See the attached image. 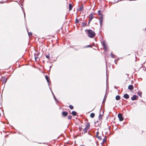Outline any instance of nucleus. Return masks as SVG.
<instances>
[{
	"label": "nucleus",
	"instance_id": "15",
	"mask_svg": "<svg viewBox=\"0 0 146 146\" xmlns=\"http://www.w3.org/2000/svg\"><path fill=\"white\" fill-rule=\"evenodd\" d=\"M103 19L102 18H101L100 19V22L101 26H102V22Z\"/></svg>",
	"mask_w": 146,
	"mask_h": 146
},
{
	"label": "nucleus",
	"instance_id": "33",
	"mask_svg": "<svg viewBox=\"0 0 146 146\" xmlns=\"http://www.w3.org/2000/svg\"><path fill=\"white\" fill-rule=\"evenodd\" d=\"M53 96H54V99L55 100H56V99L55 98V97L54 96V94H53Z\"/></svg>",
	"mask_w": 146,
	"mask_h": 146
},
{
	"label": "nucleus",
	"instance_id": "14",
	"mask_svg": "<svg viewBox=\"0 0 146 146\" xmlns=\"http://www.w3.org/2000/svg\"><path fill=\"white\" fill-rule=\"evenodd\" d=\"M76 112L75 111H73L72 113V114L74 116L76 115Z\"/></svg>",
	"mask_w": 146,
	"mask_h": 146
},
{
	"label": "nucleus",
	"instance_id": "19",
	"mask_svg": "<svg viewBox=\"0 0 146 146\" xmlns=\"http://www.w3.org/2000/svg\"><path fill=\"white\" fill-rule=\"evenodd\" d=\"M106 97H107V96H106V95H105L104 96V99L103 100V102H105L106 101Z\"/></svg>",
	"mask_w": 146,
	"mask_h": 146
},
{
	"label": "nucleus",
	"instance_id": "2",
	"mask_svg": "<svg viewBox=\"0 0 146 146\" xmlns=\"http://www.w3.org/2000/svg\"><path fill=\"white\" fill-rule=\"evenodd\" d=\"M90 124L89 123H87L86 128L83 130V132H82V134H84L86 133L90 127Z\"/></svg>",
	"mask_w": 146,
	"mask_h": 146
},
{
	"label": "nucleus",
	"instance_id": "6",
	"mask_svg": "<svg viewBox=\"0 0 146 146\" xmlns=\"http://www.w3.org/2000/svg\"><path fill=\"white\" fill-rule=\"evenodd\" d=\"M133 89V86L132 85H130L128 87V89L130 90H132Z\"/></svg>",
	"mask_w": 146,
	"mask_h": 146
},
{
	"label": "nucleus",
	"instance_id": "13",
	"mask_svg": "<svg viewBox=\"0 0 146 146\" xmlns=\"http://www.w3.org/2000/svg\"><path fill=\"white\" fill-rule=\"evenodd\" d=\"M107 139V137H105L104 139L103 140V143H104L106 141Z\"/></svg>",
	"mask_w": 146,
	"mask_h": 146
},
{
	"label": "nucleus",
	"instance_id": "34",
	"mask_svg": "<svg viewBox=\"0 0 146 146\" xmlns=\"http://www.w3.org/2000/svg\"><path fill=\"white\" fill-rule=\"evenodd\" d=\"M91 46L90 45H88L86 46V47H90Z\"/></svg>",
	"mask_w": 146,
	"mask_h": 146
},
{
	"label": "nucleus",
	"instance_id": "1",
	"mask_svg": "<svg viewBox=\"0 0 146 146\" xmlns=\"http://www.w3.org/2000/svg\"><path fill=\"white\" fill-rule=\"evenodd\" d=\"M87 31L88 36L91 38L94 37L95 35V34L94 31L91 30L90 29L88 30H86Z\"/></svg>",
	"mask_w": 146,
	"mask_h": 146
},
{
	"label": "nucleus",
	"instance_id": "8",
	"mask_svg": "<svg viewBox=\"0 0 146 146\" xmlns=\"http://www.w3.org/2000/svg\"><path fill=\"white\" fill-rule=\"evenodd\" d=\"M62 115L64 116H66L68 115V113L65 111L63 112H62Z\"/></svg>",
	"mask_w": 146,
	"mask_h": 146
},
{
	"label": "nucleus",
	"instance_id": "38",
	"mask_svg": "<svg viewBox=\"0 0 146 146\" xmlns=\"http://www.w3.org/2000/svg\"><path fill=\"white\" fill-rule=\"evenodd\" d=\"M80 146H85L83 145H80Z\"/></svg>",
	"mask_w": 146,
	"mask_h": 146
},
{
	"label": "nucleus",
	"instance_id": "12",
	"mask_svg": "<svg viewBox=\"0 0 146 146\" xmlns=\"http://www.w3.org/2000/svg\"><path fill=\"white\" fill-rule=\"evenodd\" d=\"M83 7L82 5L79 8V10L80 11H82L83 10Z\"/></svg>",
	"mask_w": 146,
	"mask_h": 146
},
{
	"label": "nucleus",
	"instance_id": "28",
	"mask_svg": "<svg viewBox=\"0 0 146 146\" xmlns=\"http://www.w3.org/2000/svg\"><path fill=\"white\" fill-rule=\"evenodd\" d=\"M38 55L37 54V56H36L35 57V59L36 60V59H37V58H38Z\"/></svg>",
	"mask_w": 146,
	"mask_h": 146
},
{
	"label": "nucleus",
	"instance_id": "27",
	"mask_svg": "<svg viewBox=\"0 0 146 146\" xmlns=\"http://www.w3.org/2000/svg\"><path fill=\"white\" fill-rule=\"evenodd\" d=\"M99 132L98 131H97L96 133V137H98L99 135Z\"/></svg>",
	"mask_w": 146,
	"mask_h": 146
},
{
	"label": "nucleus",
	"instance_id": "16",
	"mask_svg": "<svg viewBox=\"0 0 146 146\" xmlns=\"http://www.w3.org/2000/svg\"><path fill=\"white\" fill-rule=\"evenodd\" d=\"M95 116V114L93 113H92L90 114V116L92 118H93Z\"/></svg>",
	"mask_w": 146,
	"mask_h": 146
},
{
	"label": "nucleus",
	"instance_id": "11",
	"mask_svg": "<svg viewBox=\"0 0 146 146\" xmlns=\"http://www.w3.org/2000/svg\"><path fill=\"white\" fill-rule=\"evenodd\" d=\"M45 78L47 81V82H48V83H49V80L48 77L47 75H46L45 76Z\"/></svg>",
	"mask_w": 146,
	"mask_h": 146
},
{
	"label": "nucleus",
	"instance_id": "36",
	"mask_svg": "<svg viewBox=\"0 0 146 146\" xmlns=\"http://www.w3.org/2000/svg\"><path fill=\"white\" fill-rule=\"evenodd\" d=\"M90 21V19L89 20L88 23L89 24Z\"/></svg>",
	"mask_w": 146,
	"mask_h": 146
},
{
	"label": "nucleus",
	"instance_id": "9",
	"mask_svg": "<svg viewBox=\"0 0 146 146\" xmlns=\"http://www.w3.org/2000/svg\"><path fill=\"white\" fill-rule=\"evenodd\" d=\"M69 10L70 11L72 10V5L71 4H69Z\"/></svg>",
	"mask_w": 146,
	"mask_h": 146
},
{
	"label": "nucleus",
	"instance_id": "24",
	"mask_svg": "<svg viewBox=\"0 0 146 146\" xmlns=\"http://www.w3.org/2000/svg\"><path fill=\"white\" fill-rule=\"evenodd\" d=\"M68 119H72V116H68Z\"/></svg>",
	"mask_w": 146,
	"mask_h": 146
},
{
	"label": "nucleus",
	"instance_id": "3",
	"mask_svg": "<svg viewBox=\"0 0 146 146\" xmlns=\"http://www.w3.org/2000/svg\"><path fill=\"white\" fill-rule=\"evenodd\" d=\"M118 117L119 119V120L120 121H123V118L122 117V114L121 113H119L118 115Z\"/></svg>",
	"mask_w": 146,
	"mask_h": 146
},
{
	"label": "nucleus",
	"instance_id": "18",
	"mask_svg": "<svg viewBox=\"0 0 146 146\" xmlns=\"http://www.w3.org/2000/svg\"><path fill=\"white\" fill-rule=\"evenodd\" d=\"M82 26L83 27H85L86 25V23L83 22L82 23Z\"/></svg>",
	"mask_w": 146,
	"mask_h": 146
},
{
	"label": "nucleus",
	"instance_id": "29",
	"mask_svg": "<svg viewBox=\"0 0 146 146\" xmlns=\"http://www.w3.org/2000/svg\"><path fill=\"white\" fill-rule=\"evenodd\" d=\"M46 58L49 59L50 57L49 55H46Z\"/></svg>",
	"mask_w": 146,
	"mask_h": 146
},
{
	"label": "nucleus",
	"instance_id": "10",
	"mask_svg": "<svg viewBox=\"0 0 146 146\" xmlns=\"http://www.w3.org/2000/svg\"><path fill=\"white\" fill-rule=\"evenodd\" d=\"M120 98V97L119 95H117L115 97V99L117 100H119Z\"/></svg>",
	"mask_w": 146,
	"mask_h": 146
},
{
	"label": "nucleus",
	"instance_id": "5",
	"mask_svg": "<svg viewBox=\"0 0 146 146\" xmlns=\"http://www.w3.org/2000/svg\"><path fill=\"white\" fill-rule=\"evenodd\" d=\"M137 96L136 95H134L131 98V99L132 100H135L137 99Z\"/></svg>",
	"mask_w": 146,
	"mask_h": 146
},
{
	"label": "nucleus",
	"instance_id": "31",
	"mask_svg": "<svg viewBox=\"0 0 146 146\" xmlns=\"http://www.w3.org/2000/svg\"><path fill=\"white\" fill-rule=\"evenodd\" d=\"M82 127H80L79 128V130H82Z\"/></svg>",
	"mask_w": 146,
	"mask_h": 146
},
{
	"label": "nucleus",
	"instance_id": "37",
	"mask_svg": "<svg viewBox=\"0 0 146 146\" xmlns=\"http://www.w3.org/2000/svg\"><path fill=\"white\" fill-rule=\"evenodd\" d=\"M24 16L25 17V13L24 12Z\"/></svg>",
	"mask_w": 146,
	"mask_h": 146
},
{
	"label": "nucleus",
	"instance_id": "25",
	"mask_svg": "<svg viewBox=\"0 0 146 146\" xmlns=\"http://www.w3.org/2000/svg\"><path fill=\"white\" fill-rule=\"evenodd\" d=\"M101 11L100 10H99L98 11V13L99 15H101Z\"/></svg>",
	"mask_w": 146,
	"mask_h": 146
},
{
	"label": "nucleus",
	"instance_id": "30",
	"mask_svg": "<svg viewBox=\"0 0 146 146\" xmlns=\"http://www.w3.org/2000/svg\"><path fill=\"white\" fill-rule=\"evenodd\" d=\"M79 21L78 19H76V23H78L79 22Z\"/></svg>",
	"mask_w": 146,
	"mask_h": 146
},
{
	"label": "nucleus",
	"instance_id": "35",
	"mask_svg": "<svg viewBox=\"0 0 146 146\" xmlns=\"http://www.w3.org/2000/svg\"><path fill=\"white\" fill-rule=\"evenodd\" d=\"M138 94H139V95H140V96L141 97V94H139V93H138Z\"/></svg>",
	"mask_w": 146,
	"mask_h": 146
},
{
	"label": "nucleus",
	"instance_id": "32",
	"mask_svg": "<svg viewBox=\"0 0 146 146\" xmlns=\"http://www.w3.org/2000/svg\"><path fill=\"white\" fill-rule=\"evenodd\" d=\"M6 81H7V80H5H5H3V82H4V83L6 82Z\"/></svg>",
	"mask_w": 146,
	"mask_h": 146
},
{
	"label": "nucleus",
	"instance_id": "23",
	"mask_svg": "<svg viewBox=\"0 0 146 146\" xmlns=\"http://www.w3.org/2000/svg\"><path fill=\"white\" fill-rule=\"evenodd\" d=\"M28 34L29 36H31L32 35V33L31 32H28Z\"/></svg>",
	"mask_w": 146,
	"mask_h": 146
},
{
	"label": "nucleus",
	"instance_id": "17",
	"mask_svg": "<svg viewBox=\"0 0 146 146\" xmlns=\"http://www.w3.org/2000/svg\"><path fill=\"white\" fill-rule=\"evenodd\" d=\"M93 18V16L92 14L91 15L90 17V21H91V20Z\"/></svg>",
	"mask_w": 146,
	"mask_h": 146
},
{
	"label": "nucleus",
	"instance_id": "26",
	"mask_svg": "<svg viewBox=\"0 0 146 146\" xmlns=\"http://www.w3.org/2000/svg\"><path fill=\"white\" fill-rule=\"evenodd\" d=\"M111 57L113 58H115V56L113 54H112L111 53Z\"/></svg>",
	"mask_w": 146,
	"mask_h": 146
},
{
	"label": "nucleus",
	"instance_id": "4",
	"mask_svg": "<svg viewBox=\"0 0 146 146\" xmlns=\"http://www.w3.org/2000/svg\"><path fill=\"white\" fill-rule=\"evenodd\" d=\"M103 46L105 50L106 51H107L108 50V48L107 45L106 44L105 42L104 41L103 42Z\"/></svg>",
	"mask_w": 146,
	"mask_h": 146
},
{
	"label": "nucleus",
	"instance_id": "22",
	"mask_svg": "<svg viewBox=\"0 0 146 146\" xmlns=\"http://www.w3.org/2000/svg\"><path fill=\"white\" fill-rule=\"evenodd\" d=\"M69 108L71 110L73 109L74 108L73 106L71 105H70L69 106Z\"/></svg>",
	"mask_w": 146,
	"mask_h": 146
},
{
	"label": "nucleus",
	"instance_id": "7",
	"mask_svg": "<svg viewBox=\"0 0 146 146\" xmlns=\"http://www.w3.org/2000/svg\"><path fill=\"white\" fill-rule=\"evenodd\" d=\"M123 97L126 99H128L129 98V95L127 94H125L123 96Z\"/></svg>",
	"mask_w": 146,
	"mask_h": 146
},
{
	"label": "nucleus",
	"instance_id": "20",
	"mask_svg": "<svg viewBox=\"0 0 146 146\" xmlns=\"http://www.w3.org/2000/svg\"><path fill=\"white\" fill-rule=\"evenodd\" d=\"M102 115L100 114L99 116V119L100 120H101V119L102 118Z\"/></svg>",
	"mask_w": 146,
	"mask_h": 146
},
{
	"label": "nucleus",
	"instance_id": "21",
	"mask_svg": "<svg viewBox=\"0 0 146 146\" xmlns=\"http://www.w3.org/2000/svg\"><path fill=\"white\" fill-rule=\"evenodd\" d=\"M98 139L100 140H101L102 139V138L101 137V136H98V137H97Z\"/></svg>",
	"mask_w": 146,
	"mask_h": 146
}]
</instances>
